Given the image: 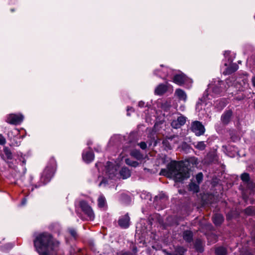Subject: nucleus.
I'll list each match as a JSON object with an SVG mask.
<instances>
[{"mask_svg":"<svg viewBox=\"0 0 255 255\" xmlns=\"http://www.w3.org/2000/svg\"><path fill=\"white\" fill-rule=\"evenodd\" d=\"M168 83L166 84H160L155 89L154 93L156 95L161 96L164 94L168 90Z\"/></svg>","mask_w":255,"mask_h":255,"instance_id":"nucleus-12","label":"nucleus"},{"mask_svg":"<svg viewBox=\"0 0 255 255\" xmlns=\"http://www.w3.org/2000/svg\"><path fill=\"white\" fill-rule=\"evenodd\" d=\"M194 247L198 252L201 253L203 251V243L200 239H197L195 241Z\"/></svg>","mask_w":255,"mask_h":255,"instance_id":"nucleus-21","label":"nucleus"},{"mask_svg":"<svg viewBox=\"0 0 255 255\" xmlns=\"http://www.w3.org/2000/svg\"><path fill=\"white\" fill-rule=\"evenodd\" d=\"M223 216L219 214H216L213 217V222L217 225H220L223 221Z\"/></svg>","mask_w":255,"mask_h":255,"instance_id":"nucleus-19","label":"nucleus"},{"mask_svg":"<svg viewBox=\"0 0 255 255\" xmlns=\"http://www.w3.org/2000/svg\"><path fill=\"white\" fill-rule=\"evenodd\" d=\"M191 130L195 133L197 136L203 135L205 131V128L199 121H194L191 123Z\"/></svg>","mask_w":255,"mask_h":255,"instance_id":"nucleus-6","label":"nucleus"},{"mask_svg":"<svg viewBox=\"0 0 255 255\" xmlns=\"http://www.w3.org/2000/svg\"><path fill=\"white\" fill-rule=\"evenodd\" d=\"M183 238L187 243H191L193 240V233L190 231H185L183 233Z\"/></svg>","mask_w":255,"mask_h":255,"instance_id":"nucleus-16","label":"nucleus"},{"mask_svg":"<svg viewBox=\"0 0 255 255\" xmlns=\"http://www.w3.org/2000/svg\"><path fill=\"white\" fill-rule=\"evenodd\" d=\"M18 159L22 162V164H25L26 162L25 155H24L23 156L22 155H21L19 156V155L18 154Z\"/></svg>","mask_w":255,"mask_h":255,"instance_id":"nucleus-36","label":"nucleus"},{"mask_svg":"<svg viewBox=\"0 0 255 255\" xmlns=\"http://www.w3.org/2000/svg\"><path fill=\"white\" fill-rule=\"evenodd\" d=\"M56 162L54 157H51L47 163V165L44 170L41 178L44 183L50 181L53 176L56 169Z\"/></svg>","mask_w":255,"mask_h":255,"instance_id":"nucleus-3","label":"nucleus"},{"mask_svg":"<svg viewBox=\"0 0 255 255\" xmlns=\"http://www.w3.org/2000/svg\"><path fill=\"white\" fill-rule=\"evenodd\" d=\"M33 243L39 255H55L59 249L60 243L46 232L36 236Z\"/></svg>","mask_w":255,"mask_h":255,"instance_id":"nucleus-1","label":"nucleus"},{"mask_svg":"<svg viewBox=\"0 0 255 255\" xmlns=\"http://www.w3.org/2000/svg\"><path fill=\"white\" fill-rule=\"evenodd\" d=\"M130 155L137 160H141L143 158V154H141L139 150L136 149L132 150L130 153Z\"/></svg>","mask_w":255,"mask_h":255,"instance_id":"nucleus-18","label":"nucleus"},{"mask_svg":"<svg viewBox=\"0 0 255 255\" xmlns=\"http://www.w3.org/2000/svg\"><path fill=\"white\" fill-rule=\"evenodd\" d=\"M7 122L11 124H16V115L14 114L9 115L7 117Z\"/></svg>","mask_w":255,"mask_h":255,"instance_id":"nucleus-25","label":"nucleus"},{"mask_svg":"<svg viewBox=\"0 0 255 255\" xmlns=\"http://www.w3.org/2000/svg\"><path fill=\"white\" fill-rule=\"evenodd\" d=\"M239 68L238 65L236 63L231 64L225 71L223 72L224 75H230L236 72Z\"/></svg>","mask_w":255,"mask_h":255,"instance_id":"nucleus-13","label":"nucleus"},{"mask_svg":"<svg viewBox=\"0 0 255 255\" xmlns=\"http://www.w3.org/2000/svg\"><path fill=\"white\" fill-rule=\"evenodd\" d=\"M0 156L5 160L11 159L12 157L10 149L6 146L3 147L2 150L0 149Z\"/></svg>","mask_w":255,"mask_h":255,"instance_id":"nucleus-10","label":"nucleus"},{"mask_svg":"<svg viewBox=\"0 0 255 255\" xmlns=\"http://www.w3.org/2000/svg\"><path fill=\"white\" fill-rule=\"evenodd\" d=\"M138 145L142 149H145L147 147L146 143L144 141L140 142Z\"/></svg>","mask_w":255,"mask_h":255,"instance_id":"nucleus-40","label":"nucleus"},{"mask_svg":"<svg viewBox=\"0 0 255 255\" xmlns=\"http://www.w3.org/2000/svg\"><path fill=\"white\" fill-rule=\"evenodd\" d=\"M215 254L216 255H226L227 254V251L225 248L219 247L216 249Z\"/></svg>","mask_w":255,"mask_h":255,"instance_id":"nucleus-23","label":"nucleus"},{"mask_svg":"<svg viewBox=\"0 0 255 255\" xmlns=\"http://www.w3.org/2000/svg\"><path fill=\"white\" fill-rule=\"evenodd\" d=\"M139 105H142V104H141L140 103H139Z\"/></svg>","mask_w":255,"mask_h":255,"instance_id":"nucleus-47","label":"nucleus"},{"mask_svg":"<svg viewBox=\"0 0 255 255\" xmlns=\"http://www.w3.org/2000/svg\"><path fill=\"white\" fill-rule=\"evenodd\" d=\"M23 116L21 114H17V124L21 123L23 120Z\"/></svg>","mask_w":255,"mask_h":255,"instance_id":"nucleus-37","label":"nucleus"},{"mask_svg":"<svg viewBox=\"0 0 255 255\" xmlns=\"http://www.w3.org/2000/svg\"><path fill=\"white\" fill-rule=\"evenodd\" d=\"M148 137L150 138V140L148 142L149 146L151 145L153 143V146H155L159 140L158 138L156 139L157 137L156 133L155 132H152Z\"/></svg>","mask_w":255,"mask_h":255,"instance_id":"nucleus-17","label":"nucleus"},{"mask_svg":"<svg viewBox=\"0 0 255 255\" xmlns=\"http://www.w3.org/2000/svg\"><path fill=\"white\" fill-rule=\"evenodd\" d=\"M129 222L130 218L128 214L122 216L118 220V224L119 226L124 229H127L129 227Z\"/></svg>","mask_w":255,"mask_h":255,"instance_id":"nucleus-8","label":"nucleus"},{"mask_svg":"<svg viewBox=\"0 0 255 255\" xmlns=\"http://www.w3.org/2000/svg\"><path fill=\"white\" fill-rule=\"evenodd\" d=\"M8 165L10 168H14V166L10 162L8 163Z\"/></svg>","mask_w":255,"mask_h":255,"instance_id":"nucleus-43","label":"nucleus"},{"mask_svg":"<svg viewBox=\"0 0 255 255\" xmlns=\"http://www.w3.org/2000/svg\"><path fill=\"white\" fill-rule=\"evenodd\" d=\"M195 147L199 150H203L206 147V144L204 141H200L195 145Z\"/></svg>","mask_w":255,"mask_h":255,"instance_id":"nucleus-32","label":"nucleus"},{"mask_svg":"<svg viewBox=\"0 0 255 255\" xmlns=\"http://www.w3.org/2000/svg\"><path fill=\"white\" fill-rule=\"evenodd\" d=\"M233 117V112L231 110L226 111L222 115L221 120L223 125L226 126L231 122Z\"/></svg>","mask_w":255,"mask_h":255,"instance_id":"nucleus-7","label":"nucleus"},{"mask_svg":"<svg viewBox=\"0 0 255 255\" xmlns=\"http://www.w3.org/2000/svg\"><path fill=\"white\" fill-rule=\"evenodd\" d=\"M203 175L202 173H199L196 175V179L198 184H200L203 180Z\"/></svg>","mask_w":255,"mask_h":255,"instance_id":"nucleus-34","label":"nucleus"},{"mask_svg":"<svg viewBox=\"0 0 255 255\" xmlns=\"http://www.w3.org/2000/svg\"><path fill=\"white\" fill-rule=\"evenodd\" d=\"M175 95L178 97L180 100L185 101L186 100L187 96L185 92L180 89H177L175 92Z\"/></svg>","mask_w":255,"mask_h":255,"instance_id":"nucleus-15","label":"nucleus"},{"mask_svg":"<svg viewBox=\"0 0 255 255\" xmlns=\"http://www.w3.org/2000/svg\"><path fill=\"white\" fill-rule=\"evenodd\" d=\"M120 173L123 179H126L130 176V170L127 167H123Z\"/></svg>","mask_w":255,"mask_h":255,"instance_id":"nucleus-20","label":"nucleus"},{"mask_svg":"<svg viewBox=\"0 0 255 255\" xmlns=\"http://www.w3.org/2000/svg\"><path fill=\"white\" fill-rule=\"evenodd\" d=\"M5 143V139L2 136V134H0V145H4Z\"/></svg>","mask_w":255,"mask_h":255,"instance_id":"nucleus-41","label":"nucleus"},{"mask_svg":"<svg viewBox=\"0 0 255 255\" xmlns=\"http://www.w3.org/2000/svg\"><path fill=\"white\" fill-rule=\"evenodd\" d=\"M160 174L173 177L176 182H181L190 177L188 168L182 162L175 161L168 163L167 169H162Z\"/></svg>","mask_w":255,"mask_h":255,"instance_id":"nucleus-2","label":"nucleus"},{"mask_svg":"<svg viewBox=\"0 0 255 255\" xmlns=\"http://www.w3.org/2000/svg\"><path fill=\"white\" fill-rule=\"evenodd\" d=\"M187 81L186 76L183 74H176L173 78V81L178 85H183Z\"/></svg>","mask_w":255,"mask_h":255,"instance_id":"nucleus-11","label":"nucleus"},{"mask_svg":"<svg viewBox=\"0 0 255 255\" xmlns=\"http://www.w3.org/2000/svg\"><path fill=\"white\" fill-rule=\"evenodd\" d=\"M94 158V154L92 151H87L83 154V160L89 163L93 160Z\"/></svg>","mask_w":255,"mask_h":255,"instance_id":"nucleus-14","label":"nucleus"},{"mask_svg":"<svg viewBox=\"0 0 255 255\" xmlns=\"http://www.w3.org/2000/svg\"><path fill=\"white\" fill-rule=\"evenodd\" d=\"M185 251L186 250L183 247H178L175 249V252L176 253V255H183Z\"/></svg>","mask_w":255,"mask_h":255,"instance_id":"nucleus-31","label":"nucleus"},{"mask_svg":"<svg viewBox=\"0 0 255 255\" xmlns=\"http://www.w3.org/2000/svg\"><path fill=\"white\" fill-rule=\"evenodd\" d=\"M79 205L82 211L87 216L90 220H93L95 217L94 213L91 207L85 201H81Z\"/></svg>","mask_w":255,"mask_h":255,"instance_id":"nucleus-5","label":"nucleus"},{"mask_svg":"<svg viewBox=\"0 0 255 255\" xmlns=\"http://www.w3.org/2000/svg\"><path fill=\"white\" fill-rule=\"evenodd\" d=\"M238 99V100H241V98H240V99Z\"/></svg>","mask_w":255,"mask_h":255,"instance_id":"nucleus-48","label":"nucleus"},{"mask_svg":"<svg viewBox=\"0 0 255 255\" xmlns=\"http://www.w3.org/2000/svg\"><path fill=\"white\" fill-rule=\"evenodd\" d=\"M69 233L70 235L75 239H76L77 237V234L76 231L74 229L69 230Z\"/></svg>","mask_w":255,"mask_h":255,"instance_id":"nucleus-38","label":"nucleus"},{"mask_svg":"<svg viewBox=\"0 0 255 255\" xmlns=\"http://www.w3.org/2000/svg\"><path fill=\"white\" fill-rule=\"evenodd\" d=\"M139 105H142V104H141L140 103H139Z\"/></svg>","mask_w":255,"mask_h":255,"instance_id":"nucleus-46","label":"nucleus"},{"mask_svg":"<svg viewBox=\"0 0 255 255\" xmlns=\"http://www.w3.org/2000/svg\"><path fill=\"white\" fill-rule=\"evenodd\" d=\"M245 212L246 214L251 215L253 214L254 211L252 207H249L245 209Z\"/></svg>","mask_w":255,"mask_h":255,"instance_id":"nucleus-35","label":"nucleus"},{"mask_svg":"<svg viewBox=\"0 0 255 255\" xmlns=\"http://www.w3.org/2000/svg\"><path fill=\"white\" fill-rule=\"evenodd\" d=\"M133 251H134V252H136V248H134L133 249Z\"/></svg>","mask_w":255,"mask_h":255,"instance_id":"nucleus-45","label":"nucleus"},{"mask_svg":"<svg viewBox=\"0 0 255 255\" xmlns=\"http://www.w3.org/2000/svg\"><path fill=\"white\" fill-rule=\"evenodd\" d=\"M207 239L210 243H214L217 241L216 236L214 234L208 235Z\"/></svg>","mask_w":255,"mask_h":255,"instance_id":"nucleus-30","label":"nucleus"},{"mask_svg":"<svg viewBox=\"0 0 255 255\" xmlns=\"http://www.w3.org/2000/svg\"><path fill=\"white\" fill-rule=\"evenodd\" d=\"M18 132L20 134V137L23 138L26 134V131L24 129H21L18 130Z\"/></svg>","mask_w":255,"mask_h":255,"instance_id":"nucleus-39","label":"nucleus"},{"mask_svg":"<svg viewBox=\"0 0 255 255\" xmlns=\"http://www.w3.org/2000/svg\"><path fill=\"white\" fill-rule=\"evenodd\" d=\"M252 82L253 86L255 88V76H254L252 78Z\"/></svg>","mask_w":255,"mask_h":255,"instance_id":"nucleus-42","label":"nucleus"},{"mask_svg":"<svg viewBox=\"0 0 255 255\" xmlns=\"http://www.w3.org/2000/svg\"><path fill=\"white\" fill-rule=\"evenodd\" d=\"M186 121V118L183 116H181L178 117L177 120L172 121L171 126L173 128L177 129L183 126L185 124Z\"/></svg>","mask_w":255,"mask_h":255,"instance_id":"nucleus-9","label":"nucleus"},{"mask_svg":"<svg viewBox=\"0 0 255 255\" xmlns=\"http://www.w3.org/2000/svg\"><path fill=\"white\" fill-rule=\"evenodd\" d=\"M125 162L127 164L134 167L137 166L139 164L137 161L131 160L129 158L126 159Z\"/></svg>","mask_w":255,"mask_h":255,"instance_id":"nucleus-27","label":"nucleus"},{"mask_svg":"<svg viewBox=\"0 0 255 255\" xmlns=\"http://www.w3.org/2000/svg\"><path fill=\"white\" fill-rule=\"evenodd\" d=\"M189 188L191 190L193 191L194 192L197 193L199 191V187L195 183H191L189 184Z\"/></svg>","mask_w":255,"mask_h":255,"instance_id":"nucleus-29","label":"nucleus"},{"mask_svg":"<svg viewBox=\"0 0 255 255\" xmlns=\"http://www.w3.org/2000/svg\"><path fill=\"white\" fill-rule=\"evenodd\" d=\"M228 88V85L224 81H218L217 83L211 85L209 89H211L212 92L215 95H222L225 92Z\"/></svg>","mask_w":255,"mask_h":255,"instance_id":"nucleus-4","label":"nucleus"},{"mask_svg":"<svg viewBox=\"0 0 255 255\" xmlns=\"http://www.w3.org/2000/svg\"><path fill=\"white\" fill-rule=\"evenodd\" d=\"M14 246L13 244L7 243L1 247V250L4 252H7L12 249Z\"/></svg>","mask_w":255,"mask_h":255,"instance_id":"nucleus-24","label":"nucleus"},{"mask_svg":"<svg viewBox=\"0 0 255 255\" xmlns=\"http://www.w3.org/2000/svg\"><path fill=\"white\" fill-rule=\"evenodd\" d=\"M230 51H226V52H225V53H224V55H225V56H227V55H229V54H230Z\"/></svg>","mask_w":255,"mask_h":255,"instance_id":"nucleus-44","label":"nucleus"},{"mask_svg":"<svg viewBox=\"0 0 255 255\" xmlns=\"http://www.w3.org/2000/svg\"><path fill=\"white\" fill-rule=\"evenodd\" d=\"M241 180L245 183H248L250 181V175L248 173H244L241 176Z\"/></svg>","mask_w":255,"mask_h":255,"instance_id":"nucleus-28","label":"nucleus"},{"mask_svg":"<svg viewBox=\"0 0 255 255\" xmlns=\"http://www.w3.org/2000/svg\"><path fill=\"white\" fill-rule=\"evenodd\" d=\"M174 136H171L170 137H168L167 138H166L164 139L162 141V144L163 146H164L165 149L166 150H170L171 149V146L170 145V144L168 140H172Z\"/></svg>","mask_w":255,"mask_h":255,"instance_id":"nucleus-22","label":"nucleus"},{"mask_svg":"<svg viewBox=\"0 0 255 255\" xmlns=\"http://www.w3.org/2000/svg\"><path fill=\"white\" fill-rule=\"evenodd\" d=\"M98 202V206L100 208H103L106 205V199H105V198L103 196H101L99 197Z\"/></svg>","mask_w":255,"mask_h":255,"instance_id":"nucleus-26","label":"nucleus"},{"mask_svg":"<svg viewBox=\"0 0 255 255\" xmlns=\"http://www.w3.org/2000/svg\"><path fill=\"white\" fill-rule=\"evenodd\" d=\"M111 170L109 169V168L107 169V172L109 173V174L110 175V177H113L116 174V172L117 171L116 169L114 168V167H112V169H111Z\"/></svg>","mask_w":255,"mask_h":255,"instance_id":"nucleus-33","label":"nucleus"}]
</instances>
